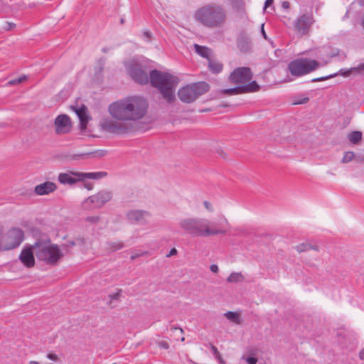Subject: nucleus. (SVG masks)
I'll use <instances>...</instances> for the list:
<instances>
[{"label": "nucleus", "instance_id": "1", "mask_svg": "<svg viewBox=\"0 0 364 364\" xmlns=\"http://www.w3.org/2000/svg\"><path fill=\"white\" fill-rule=\"evenodd\" d=\"M149 104L144 97H129L111 103L108 112L115 119H107L101 124L102 129L117 135L128 134L135 129V122L146 114Z\"/></svg>", "mask_w": 364, "mask_h": 364}, {"label": "nucleus", "instance_id": "2", "mask_svg": "<svg viewBox=\"0 0 364 364\" xmlns=\"http://www.w3.org/2000/svg\"><path fill=\"white\" fill-rule=\"evenodd\" d=\"M180 229L192 237H207L218 235H225L227 230L223 223L198 217H188L178 222Z\"/></svg>", "mask_w": 364, "mask_h": 364}, {"label": "nucleus", "instance_id": "3", "mask_svg": "<svg viewBox=\"0 0 364 364\" xmlns=\"http://www.w3.org/2000/svg\"><path fill=\"white\" fill-rule=\"evenodd\" d=\"M150 84L156 88L167 103L176 100L175 91L178 84V78L173 75L158 70H152L149 73Z\"/></svg>", "mask_w": 364, "mask_h": 364}, {"label": "nucleus", "instance_id": "4", "mask_svg": "<svg viewBox=\"0 0 364 364\" xmlns=\"http://www.w3.org/2000/svg\"><path fill=\"white\" fill-rule=\"evenodd\" d=\"M194 17L204 26L213 28L221 26L225 23L226 13L222 6L211 3L199 8Z\"/></svg>", "mask_w": 364, "mask_h": 364}, {"label": "nucleus", "instance_id": "5", "mask_svg": "<svg viewBox=\"0 0 364 364\" xmlns=\"http://www.w3.org/2000/svg\"><path fill=\"white\" fill-rule=\"evenodd\" d=\"M33 247L36 257L47 264L55 265L63 254L57 245L52 244L47 237L38 239Z\"/></svg>", "mask_w": 364, "mask_h": 364}, {"label": "nucleus", "instance_id": "6", "mask_svg": "<svg viewBox=\"0 0 364 364\" xmlns=\"http://www.w3.org/2000/svg\"><path fill=\"white\" fill-rule=\"evenodd\" d=\"M210 85L206 82H198L181 87L178 91V96L184 103H191L200 96L208 92Z\"/></svg>", "mask_w": 364, "mask_h": 364}, {"label": "nucleus", "instance_id": "7", "mask_svg": "<svg viewBox=\"0 0 364 364\" xmlns=\"http://www.w3.org/2000/svg\"><path fill=\"white\" fill-rule=\"evenodd\" d=\"M320 63L308 58H301L291 61L288 70L294 77H301L309 74L320 67Z\"/></svg>", "mask_w": 364, "mask_h": 364}, {"label": "nucleus", "instance_id": "8", "mask_svg": "<svg viewBox=\"0 0 364 364\" xmlns=\"http://www.w3.org/2000/svg\"><path fill=\"white\" fill-rule=\"evenodd\" d=\"M252 74L250 68L240 67L235 68L230 75L229 80L237 85H247L252 80Z\"/></svg>", "mask_w": 364, "mask_h": 364}, {"label": "nucleus", "instance_id": "9", "mask_svg": "<svg viewBox=\"0 0 364 364\" xmlns=\"http://www.w3.org/2000/svg\"><path fill=\"white\" fill-rule=\"evenodd\" d=\"M23 232L18 228H13L6 234L3 250H12L18 247L23 240Z\"/></svg>", "mask_w": 364, "mask_h": 364}, {"label": "nucleus", "instance_id": "10", "mask_svg": "<svg viewBox=\"0 0 364 364\" xmlns=\"http://www.w3.org/2000/svg\"><path fill=\"white\" fill-rule=\"evenodd\" d=\"M112 198V193L107 191H101L97 193L88 197L84 202V205L89 208H101Z\"/></svg>", "mask_w": 364, "mask_h": 364}, {"label": "nucleus", "instance_id": "11", "mask_svg": "<svg viewBox=\"0 0 364 364\" xmlns=\"http://www.w3.org/2000/svg\"><path fill=\"white\" fill-rule=\"evenodd\" d=\"M131 77L137 83L146 85L150 82L149 75L145 72L143 66L137 63H132L129 69Z\"/></svg>", "mask_w": 364, "mask_h": 364}, {"label": "nucleus", "instance_id": "12", "mask_svg": "<svg viewBox=\"0 0 364 364\" xmlns=\"http://www.w3.org/2000/svg\"><path fill=\"white\" fill-rule=\"evenodd\" d=\"M151 216L149 212L143 210H130L126 213L127 220L132 224L146 225Z\"/></svg>", "mask_w": 364, "mask_h": 364}, {"label": "nucleus", "instance_id": "13", "mask_svg": "<svg viewBox=\"0 0 364 364\" xmlns=\"http://www.w3.org/2000/svg\"><path fill=\"white\" fill-rule=\"evenodd\" d=\"M259 88V85L255 80H254L251 81L247 85H241L232 88L224 89L221 91V93L228 95H235L239 94L255 92L258 91Z\"/></svg>", "mask_w": 364, "mask_h": 364}, {"label": "nucleus", "instance_id": "14", "mask_svg": "<svg viewBox=\"0 0 364 364\" xmlns=\"http://www.w3.org/2000/svg\"><path fill=\"white\" fill-rule=\"evenodd\" d=\"M313 23L314 19L311 15L303 14L295 21L294 26L297 32L305 34L309 31Z\"/></svg>", "mask_w": 364, "mask_h": 364}, {"label": "nucleus", "instance_id": "15", "mask_svg": "<svg viewBox=\"0 0 364 364\" xmlns=\"http://www.w3.org/2000/svg\"><path fill=\"white\" fill-rule=\"evenodd\" d=\"M54 124L58 134L68 133L71 129L70 119L66 114L58 115L55 119Z\"/></svg>", "mask_w": 364, "mask_h": 364}, {"label": "nucleus", "instance_id": "16", "mask_svg": "<svg viewBox=\"0 0 364 364\" xmlns=\"http://www.w3.org/2000/svg\"><path fill=\"white\" fill-rule=\"evenodd\" d=\"M34 254L33 245L25 247L19 255V259L26 267H32L35 264Z\"/></svg>", "mask_w": 364, "mask_h": 364}, {"label": "nucleus", "instance_id": "17", "mask_svg": "<svg viewBox=\"0 0 364 364\" xmlns=\"http://www.w3.org/2000/svg\"><path fill=\"white\" fill-rule=\"evenodd\" d=\"M82 173V172L68 171L67 173H60L58 175V181L62 184L73 185L78 181H82L81 177L76 174Z\"/></svg>", "mask_w": 364, "mask_h": 364}, {"label": "nucleus", "instance_id": "18", "mask_svg": "<svg viewBox=\"0 0 364 364\" xmlns=\"http://www.w3.org/2000/svg\"><path fill=\"white\" fill-rule=\"evenodd\" d=\"M57 188L55 183L51 181H46L35 187V193L39 196L48 195L54 192Z\"/></svg>", "mask_w": 364, "mask_h": 364}, {"label": "nucleus", "instance_id": "19", "mask_svg": "<svg viewBox=\"0 0 364 364\" xmlns=\"http://www.w3.org/2000/svg\"><path fill=\"white\" fill-rule=\"evenodd\" d=\"M237 46L242 53L250 51L252 46L250 37L244 33H240L237 40Z\"/></svg>", "mask_w": 364, "mask_h": 364}, {"label": "nucleus", "instance_id": "20", "mask_svg": "<svg viewBox=\"0 0 364 364\" xmlns=\"http://www.w3.org/2000/svg\"><path fill=\"white\" fill-rule=\"evenodd\" d=\"M75 112L80 119V127L81 130H85L87 128V124L89 120V117L87 114V108L85 105L81 107L75 109Z\"/></svg>", "mask_w": 364, "mask_h": 364}, {"label": "nucleus", "instance_id": "21", "mask_svg": "<svg viewBox=\"0 0 364 364\" xmlns=\"http://www.w3.org/2000/svg\"><path fill=\"white\" fill-rule=\"evenodd\" d=\"M76 175L79 177H81V179H82V181H84L87 178L99 180L102 178L106 177L107 176V173L105 171H99L93 173H82Z\"/></svg>", "mask_w": 364, "mask_h": 364}, {"label": "nucleus", "instance_id": "22", "mask_svg": "<svg viewBox=\"0 0 364 364\" xmlns=\"http://www.w3.org/2000/svg\"><path fill=\"white\" fill-rule=\"evenodd\" d=\"M340 74L344 77H348L351 74L358 75L364 73V63L359 64L356 67H353L348 70L341 69L339 71Z\"/></svg>", "mask_w": 364, "mask_h": 364}, {"label": "nucleus", "instance_id": "23", "mask_svg": "<svg viewBox=\"0 0 364 364\" xmlns=\"http://www.w3.org/2000/svg\"><path fill=\"white\" fill-rule=\"evenodd\" d=\"M223 64L220 62L208 58V68L213 73H219L223 70Z\"/></svg>", "mask_w": 364, "mask_h": 364}, {"label": "nucleus", "instance_id": "24", "mask_svg": "<svg viewBox=\"0 0 364 364\" xmlns=\"http://www.w3.org/2000/svg\"><path fill=\"white\" fill-rule=\"evenodd\" d=\"M194 47H195V50H196V52L200 55V56L203 57V58H205L208 60L209 58V55L210 53V50L205 47V46H200V45H198V44H195L194 45Z\"/></svg>", "mask_w": 364, "mask_h": 364}, {"label": "nucleus", "instance_id": "25", "mask_svg": "<svg viewBox=\"0 0 364 364\" xmlns=\"http://www.w3.org/2000/svg\"><path fill=\"white\" fill-rule=\"evenodd\" d=\"M348 138L353 144H358L362 139V132L360 131H353L348 134Z\"/></svg>", "mask_w": 364, "mask_h": 364}, {"label": "nucleus", "instance_id": "26", "mask_svg": "<svg viewBox=\"0 0 364 364\" xmlns=\"http://www.w3.org/2000/svg\"><path fill=\"white\" fill-rule=\"evenodd\" d=\"M244 281V277L240 272H232L227 278V282L230 283H237Z\"/></svg>", "mask_w": 364, "mask_h": 364}, {"label": "nucleus", "instance_id": "27", "mask_svg": "<svg viewBox=\"0 0 364 364\" xmlns=\"http://www.w3.org/2000/svg\"><path fill=\"white\" fill-rule=\"evenodd\" d=\"M225 316L230 321H232L237 324H240L241 323L240 314L237 312L228 311L225 314Z\"/></svg>", "mask_w": 364, "mask_h": 364}, {"label": "nucleus", "instance_id": "28", "mask_svg": "<svg viewBox=\"0 0 364 364\" xmlns=\"http://www.w3.org/2000/svg\"><path fill=\"white\" fill-rule=\"evenodd\" d=\"M107 245L108 246V249L111 252H115L117 250H121L124 247V243L122 242H107Z\"/></svg>", "mask_w": 364, "mask_h": 364}, {"label": "nucleus", "instance_id": "29", "mask_svg": "<svg viewBox=\"0 0 364 364\" xmlns=\"http://www.w3.org/2000/svg\"><path fill=\"white\" fill-rule=\"evenodd\" d=\"M105 154V151L104 150H97V151H95L94 152H90V153H85V154H79V155H76L73 157V159H78L80 156L81 157H84V156H90V155H92L93 156H98V157H101V156H103Z\"/></svg>", "mask_w": 364, "mask_h": 364}, {"label": "nucleus", "instance_id": "30", "mask_svg": "<svg viewBox=\"0 0 364 364\" xmlns=\"http://www.w3.org/2000/svg\"><path fill=\"white\" fill-rule=\"evenodd\" d=\"M122 289H119L116 293L108 295L107 304L111 305L114 300L119 301L122 296Z\"/></svg>", "mask_w": 364, "mask_h": 364}, {"label": "nucleus", "instance_id": "31", "mask_svg": "<svg viewBox=\"0 0 364 364\" xmlns=\"http://www.w3.org/2000/svg\"><path fill=\"white\" fill-rule=\"evenodd\" d=\"M355 155L353 151H346L342 159V163L346 164L351 161L353 159H355Z\"/></svg>", "mask_w": 364, "mask_h": 364}, {"label": "nucleus", "instance_id": "32", "mask_svg": "<svg viewBox=\"0 0 364 364\" xmlns=\"http://www.w3.org/2000/svg\"><path fill=\"white\" fill-rule=\"evenodd\" d=\"M309 247H311L310 244L302 243V244H299V245H296L295 247V249L296 250V251L298 252L301 253V252L309 250Z\"/></svg>", "mask_w": 364, "mask_h": 364}, {"label": "nucleus", "instance_id": "33", "mask_svg": "<svg viewBox=\"0 0 364 364\" xmlns=\"http://www.w3.org/2000/svg\"><path fill=\"white\" fill-rule=\"evenodd\" d=\"M210 349H211V351H212L213 355L215 356V358L220 363H223V358H222L221 355H220V352L218 351V348L215 346L211 345Z\"/></svg>", "mask_w": 364, "mask_h": 364}, {"label": "nucleus", "instance_id": "34", "mask_svg": "<svg viewBox=\"0 0 364 364\" xmlns=\"http://www.w3.org/2000/svg\"><path fill=\"white\" fill-rule=\"evenodd\" d=\"M26 80V76L23 75L18 78H16V79L9 81L8 84L9 85H15L20 84V83L23 82Z\"/></svg>", "mask_w": 364, "mask_h": 364}, {"label": "nucleus", "instance_id": "35", "mask_svg": "<svg viewBox=\"0 0 364 364\" xmlns=\"http://www.w3.org/2000/svg\"><path fill=\"white\" fill-rule=\"evenodd\" d=\"M337 75H338V73L331 74V75H327V76H323V77H321L314 78V79L311 80V82L324 81V80H326L328 79H330V78H332L333 77H336Z\"/></svg>", "mask_w": 364, "mask_h": 364}, {"label": "nucleus", "instance_id": "36", "mask_svg": "<svg viewBox=\"0 0 364 364\" xmlns=\"http://www.w3.org/2000/svg\"><path fill=\"white\" fill-rule=\"evenodd\" d=\"M338 336L340 338L339 342L341 345L346 346L347 342L346 341V337L348 336V334L344 332H341L338 333Z\"/></svg>", "mask_w": 364, "mask_h": 364}, {"label": "nucleus", "instance_id": "37", "mask_svg": "<svg viewBox=\"0 0 364 364\" xmlns=\"http://www.w3.org/2000/svg\"><path fill=\"white\" fill-rule=\"evenodd\" d=\"M84 242V240L83 239H77L75 241L74 240H72V241H69L68 244L66 245H64L65 247H72L73 246H75L76 244H83Z\"/></svg>", "mask_w": 364, "mask_h": 364}, {"label": "nucleus", "instance_id": "38", "mask_svg": "<svg viewBox=\"0 0 364 364\" xmlns=\"http://www.w3.org/2000/svg\"><path fill=\"white\" fill-rule=\"evenodd\" d=\"M100 217L98 215L88 216L85 218V220L90 223H97L100 221Z\"/></svg>", "mask_w": 364, "mask_h": 364}, {"label": "nucleus", "instance_id": "39", "mask_svg": "<svg viewBox=\"0 0 364 364\" xmlns=\"http://www.w3.org/2000/svg\"><path fill=\"white\" fill-rule=\"evenodd\" d=\"M309 97H303L301 99H299L296 101H295L293 104L294 105H304L309 102Z\"/></svg>", "mask_w": 364, "mask_h": 364}, {"label": "nucleus", "instance_id": "40", "mask_svg": "<svg viewBox=\"0 0 364 364\" xmlns=\"http://www.w3.org/2000/svg\"><path fill=\"white\" fill-rule=\"evenodd\" d=\"M203 205L208 211H209V212L213 211V205L209 201L205 200L203 202Z\"/></svg>", "mask_w": 364, "mask_h": 364}, {"label": "nucleus", "instance_id": "41", "mask_svg": "<svg viewBox=\"0 0 364 364\" xmlns=\"http://www.w3.org/2000/svg\"><path fill=\"white\" fill-rule=\"evenodd\" d=\"M158 346L161 348H164V349H166V350L169 348V344L166 341H159L158 342Z\"/></svg>", "mask_w": 364, "mask_h": 364}, {"label": "nucleus", "instance_id": "42", "mask_svg": "<svg viewBox=\"0 0 364 364\" xmlns=\"http://www.w3.org/2000/svg\"><path fill=\"white\" fill-rule=\"evenodd\" d=\"M4 240V229L3 227L0 225V250H3L4 245H2V242Z\"/></svg>", "mask_w": 364, "mask_h": 364}, {"label": "nucleus", "instance_id": "43", "mask_svg": "<svg viewBox=\"0 0 364 364\" xmlns=\"http://www.w3.org/2000/svg\"><path fill=\"white\" fill-rule=\"evenodd\" d=\"M246 361L248 364H256L257 362V358L250 356L246 359Z\"/></svg>", "mask_w": 364, "mask_h": 364}, {"label": "nucleus", "instance_id": "44", "mask_svg": "<svg viewBox=\"0 0 364 364\" xmlns=\"http://www.w3.org/2000/svg\"><path fill=\"white\" fill-rule=\"evenodd\" d=\"M143 36L144 38H147V40L149 41L152 37L151 33L149 31H144L143 32Z\"/></svg>", "mask_w": 364, "mask_h": 364}, {"label": "nucleus", "instance_id": "45", "mask_svg": "<svg viewBox=\"0 0 364 364\" xmlns=\"http://www.w3.org/2000/svg\"><path fill=\"white\" fill-rule=\"evenodd\" d=\"M47 358L51 360H58V355L55 353H48L47 355Z\"/></svg>", "mask_w": 364, "mask_h": 364}, {"label": "nucleus", "instance_id": "46", "mask_svg": "<svg viewBox=\"0 0 364 364\" xmlns=\"http://www.w3.org/2000/svg\"><path fill=\"white\" fill-rule=\"evenodd\" d=\"M210 271L213 272V273H218L219 271V269H218V267L217 264H212L210 267Z\"/></svg>", "mask_w": 364, "mask_h": 364}, {"label": "nucleus", "instance_id": "47", "mask_svg": "<svg viewBox=\"0 0 364 364\" xmlns=\"http://www.w3.org/2000/svg\"><path fill=\"white\" fill-rule=\"evenodd\" d=\"M15 23L6 22V26L4 28L6 30L9 31L15 27Z\"/></svg>", "mask_w": 364, "mask_h": 364}, {"label": "nucleus", "instance_id": "48", "mask_svg": "<svg viewBox=\"0 0 364 364\" xmlns=\"http://www.w3.org/2000/svg\"><path fill=\"white\" fill-rule=\"evenodd\" d=\"M355 160L359 162L364 161V154H358L355 156Z\"/></svg>", "mask_w": 364, "mask_h": 364}, {"label": "nucleus", "instance_id": "49", "mask_svg": "<svg viewBox=\"0 0 364 364\" xmlns=\"http://www.w3.org/2000/svg\"><path fill=\"white\" fill-rule=\"evenodd\" d=\"M264 23H262V26H261V33H262V36L264 37V38L267 40L268 38H267V34H266V33L264 31Z\"/></svg>", "mask_w": 364, "mask_h": 364}, {"label": "nucleus", "instance_id": "50", "mask_svg": "<svg viewBox=\"0 0 364 364\" xmlns=\"http://www.w3.org/2000/svg\"><path fill=\"white\" fill-rule=\"evenodd\" d=\"M273 2H274V0H266L265 3H264V9H265L266 8L271 6L273 4Z\"/></svg>", "mask_w": 364, "mask_h": 364}, {"label": "nucleus", "instance_id": "51", "mask_svg": "<svg viewBox=\"0 0 364 364\" xmlns=\"http://www.w3.org/2000/svg\"><path fill=\"white\" fill-rule=\"evenodd\" d=\"M176 254H177V250L176 248H172L170 250L169 254L167 255V257H171V256L175 255Z\"/></svg>", "mask_w": 364, "mask_h": 364}, {"label": "nucleus", "instance_id": "52", "mask_svg": "<svg viewBox=\"0 0 364 364\" xmlns=\"http://www.w3.org/2000/svg\"><path fill=\"white\" fill-rule=\"evenodd\" d=\"M217 152L218 154H220L223 158H225L226 157V154L224 152V151L221 149H219L217 150Z\"/></svg>", "mask_w": 364, "mask_h": 364}, {"label": "nucleus", "instance_id": "53", "mask_svg": "<svg viewBox=\"0 0 364 364\" xmlns=\"http://www.w3.org/2000/svg\"><path fill=\"white\" fill-rule=\"evenodd\" d=\"M84 186L87 190H92L93 188V186L90 183H85Z\"/></svg>", "mask_w": 364, "mask_h": 364}, {"label": "nucleus", "instance_id": "54", "mask_svg": "<svg viewBox=\"0 0 364 364\" xmlns=\"http://www.w3.org/2000/svg\"><path fill=\"white\" fill-rule=\"evenodd\" d=\"M178 330L180 331V333H181V334H183V330L182 328H177V327H173V326H171V331H178Z\"/></svg>", "mask_w": 364, "mask_h": 364}, {"label": "nucleus", "instance_id": "55", "mask_svg": "<svg viewBox=\"0 0 364 364\" xmlns=\"http://www.w3.org/2000/svg\"><path fill=\"white\" fill-rule=\"evenodd\" d=\"M359 358L360 360H364V348L360 351Z\"/></svg>", "mask_w": 364, "mask_h": 364}, {"label": "nucleus", "instance_id": "56", "mask_svg": "<svg viewBox=\"0 0 364 364\" xmlns=\"http://www.w3.org/2000/svg\"><path fill=\"white\" fill-rule=\"evenodd\" d=\"M282 7L285 9H289V3L288 1H284L282 3Z\"/></svg>", "mask_w": 364, "mask_h": 364}, {"label": "nucleus", "instance_id": "57", "mask_svg": "<svg viewBox=\"0 0 364 364\" xmlns=\"http://www.w3.org/2000/svg\"><path fill=\"white\" fill-rule=\"evenodd\" d=\"M310 247H309V250H316V251H318L319 250V247L317 245H310Z\"/></svg>", "mask_w": 364, "mask_h": 364}, {"label": "nucleus", "instance_id": "58", "mask_svg": "<svg viewBox=\"0 0 364 364\" xmlns=\"http://www.w3.org/2000/svg\"><path fill=\"white\" fill-rule=\"evenodd\" d=\"M139 255H139V254L133 255H132V256H131L130 259H131L132 260H134L136 258H137L138 257H139Z\"/></svg>", "mask_w": 364, "mask_h": 364}, {"label": "nucleus", "instance_id": "59", "mask_svg": "<svg viewBox=\"0 0 364 364\" xmlns=\"http://www.w3.org/2000/svg\"><path fill=\"white\" fill-rule=\"evenodd\" d=\"M109 50V48L105 47V48H103L102 49V51L103 53H107Z\"/></svg>", "mask_w": 364, "mask_h": 364}, {"label": "nucleus", "instance_id": "60", "mask_svg": "<svg viewBox=\"0 0 364 364\" xmlns=\"http://www.w3.org/2000/svg\"><path fill=\"white\" fill-rule=\"evenodd\" d=\"M28 364H39L37 361H30Z\"/></svg>", "mask_w": 364, "mask_h": 364}, {"label": "nucleus", "instance_id": "61", "mask_svg": "<svg viewBox=\"0 0 364 364\" xmlns=\"http://www.w3.org/2000/svg\"><path fill=\"white\" fill-rule=\"evenodd\" d=\"M224 220V223H225L228 224V220H227V219H226V218H224V220Z\"/></svg>", "mask_w": 364, "mask_h": 364}, {"label": "nucleus", "instance_id": "62", "mask_svg": "<svg viewBox=\"0 0 364 364\" xmlns=\"http://www.w3.org/2000/svg\"><path fill=\"white\" fill-rule=\"evenodd\" d=\"M181 340V341H185V338L182 337Z\"/></svg>", "mask_w": 364, "mask_h": 364}, {"label": "nucleus", "instance_id": "63", "mask_svg": "<svg viewBox=\"0 0 364 364\" xmlns=\"http://www.w3.org/2000/svg\"><path fill=\"white\" fill-rule=\"evenodd\" d=\"M124 23V19H123V18H122V19H121V23Z\"/></svg>", "mask_w": 364, "mask_h": 364}, {"label": "nucleus", "instance_id": "64", "mask_svg": "<svg viewBox=\"0 0 364 364\" xmlns=\"http://www.w3.org/2000/svg\"><path fill=\"white\" fill-rule=\"evenodd\" d=\"M100 72L102 70V67L100 68Z\"/></svg>", "mask_w": 364, "mask_h": 364}]
</instances>
